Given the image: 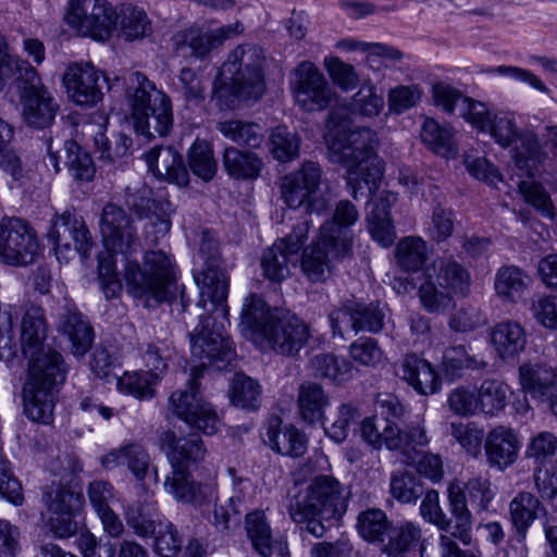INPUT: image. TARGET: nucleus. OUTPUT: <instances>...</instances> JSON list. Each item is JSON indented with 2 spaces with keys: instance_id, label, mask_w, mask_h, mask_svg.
I'll return each instance as SVG.
<instances>
[{
  "instance_id": "obj_3",
  "label": "nucleus",
  "mask_w": 557,
  "mask_h": 557,
  "mask_svg": "<svg viewBox=\"0 0 557 557\" xmlns=\"http://www.w3.org/2000/svg\"><path fill=\"white\" fill-rule=\"evenodd\" d=\"M202 309L208 314L200 315L199 324L189 333L191 356L199 364L193 369V377L187 389L174 392L170 397V405L173 413L188 425L206 435H213L221 426V419L214 407L202 398L197 372L218 361H231L235 350L233 342L224 333L223 325L210 329L212 313H220L224 319L227 315H223L221 308L211 312Z\"/></svg>"
},
{
  "instance_id": "obj_43",
  "label": "nucleus",
  "mask_w": 557,
  "mask_h": 557,
  "mask_svg": "<svg viewBox=\"0 0 557 557\" xmlns=\"http://www.w3.org/2000/svg\"><path fill=\"white\" fill-rule=\"evenodd\" d=\"M245 531L253 549L262 557H270L273 552L271 527L262 510H253L245 517Z\"/></svg>"
},
{
  "instance_id": "obj_15",
  "label": "nucleus",
  "mask_w": 557,
  "mask_h": 557,
  "mask_svg": "<svg viewBox=\"0 0 557 557\" xmlns=\"http://www.w3.org/2000/svg\"><path fill=\"white\" fill-rule=\"evenodd\" d=\"M39 252L34 227L25 220L4 216L0 220V261L7 265L25 267L33 263Z\"/></svg>"
},
{
  "instance_id": "obj_9",
  "label": "nucleus",
  "mask_w": 557,
  "mask_h": 557,
  "mask_svg": "<svg viewBox=\"0 0 557 557\" xmlns=\"http://www.w3.org/2000/svg\"><path fill=\"white\" fill-rule=\"evenodd\" d=\"M352 232L324 222L318 238L301 255V271L312 283L325 282L333 273L334 261L351 256Z\"/></svg>"
},
{
  "instance_id": "obj_21",
  "label": "nucleus",
  "mask_w": 557,
  "mask_h": 557,
  "mask_svg": "<svg viewBox=\"0 0 557 557\" xmlns=\"http://www.w3.org/2000/svg\"><path fill=\"white\" fill-rule=\"evenodd\" d=\"M62 82L67 98L78 106L97 104L103 98V87L110 89L106 74L90 63L69 64L63 73Z\"/></svg>"
},
{
  "instance_id": "obj_53",
  "label": "nucleus",
  "mask_w": 557,
  "mask_h": 557,
  "mask_svg": "<svg viewBox=\"0 0 557 557\" xmlns=\"http://www.w3.org/2000/svg\"><path fill=\"white\" fill-rule=\"evenodd\" d=\"M117 15L120 18V36L125 40L141 39L151 34V23L145 11L127 5Z\"/></svg>"
},
{
  "instance_id": "obj_51",
  "label": "nucleus",
  "mask_w": 557,
  "mask_h": 557,
  "mask_svg": "<svg viewBox=\"0 0 557 557\" xmlns=\"http://www.w3.org/2000/svg\"><path fill=\"white\" fill-rule=\"evenodd\" d=\"M386 535L388 542L384 545L383 552L388 557H405L406 552L419 542L421 530L412 522H404L397 527L391 525Z\"/></svg>"
},
{
  "instance_id": "obj_31",
  "label": "nucleus",
  "mask_w": 557,
  "mask_h": 557,
  "mask_svg": "<svg viewBox=\"0 0 557 557\" xmlns=\"http://www.w3.org/2000/svg\"><path fill=\"white\" fill-rule=\"evenodd\" d=\"M438 286L454 296L465 297L471 284L469 271L453 258H436L425 271Z\"/></svg>"
},
{
  "instance_id": "obj_60",
  "label": "nucleus",
  "mask_w": 557,
  "mask_h": 557,
  "mask_svg": "<svg viewBox=\"0 0 557 557\" xmlns=\"http://www.w3.org/2000/svg\"><path fill=\"white\" fill-rule=\"evenodd\" d=\"M177 88L188 106H200L206 99L203 76L190 67L180 71Z\"/></svg>"
},
{
  "instance_id": "obj_62",
  "label": "nucleus",
  "mask_w": 557,
  "mask_h": 557,
  "mask_svg": "<svg viewBox=\"0 0 557 557\" xmlns=\"http://www.w3.org/2000/svg\"><path fill=\"white\" fill-rule=\"evenodd\" d=\"M462 490L479 511L486 510L495 497V491L487 474L472 475L467 480Z\"/></svg>"
},
{
  "instance_id": "obj_61",
  "label": "nucleus",
  "mask_w": 557,
  "mask_h": 557,
  "mask_svg": "<svg viewBox=\"0 0 557 557\" xmlns=\"http://www.w3.org/2000/svg\"><path fill=\"white\" fill-rule=\"evenodd\" d=\"M152 535H154V552L160 557H175L180 553L183 540L172 522L158 521V527Z\"/></svg>"
},
{
  "instance_id": "obj_29",
  "label": "nucleus",
  "mask_w": 557,
  "mask_h": 557,
  "mask_svg": "<svg viewBox=\"0 0 557 557\" xmlns=\"http://www.w3.org/2000/svg\"><path fill=\"white\" fill-rule=\"evenodd\" d=\"M518 379L521 391L534 399L544 400L552 395L557 384V367L543 361L528 360L518 368Z\"/></svg>"
},
{
  "instance_id": "obj_50",
  "label": "nucleus",
  "mask_w": 557,
  "mask_h": 557,
  "mask_svg": "<svg viewBox=\"0 0 557 557\" xmlns=\"http://www.w3.org/2000/svg\"><path fill=\"white\" fill-rule=\"evenodd\" d=\"M261 385L255 379L236 373L231 385V401L234 406L256 410L261 404Z\"/></svg>"
},
{
  "instance_id": "obj_32",
  "label": "nucleus",
  "mask_w": 557,
  "mask_h": 557,
  "mask_svg": "<svg viewBox=\"0 0 557 557\" xmlns=\"http://www.w3.org/2000/svg\"><path fill=\"white\" fill-rule=\"evenodd\" d=\"M490 338L497 356L503 360L516 358L527 346V332L513 320L496 323L491 330Z\"/></svg>"
},
{
  "instance_id": "obj_18",
  "label": "nucleus",
  "mask_w": 557,
  "mask_h": 557,
  "mask_svg": "<svg viewBox=\"0 0 557 557\" xmlns=\"http://www.w3.org/2000/svg\"><path fill=\"white\" fill-rule=\"evenodd\" d=\"M86 9L85 0H69L66 23L83 36L98 41L110 39L119 20L115 8L108 0H94L89 17L82 23L78 14L86 13Z\"/></svg>"
},
{
  "instance_id": "obj_28",
  "label": "nucleus",
  "mask_w": 557,
  "mask_h": 557,
  "mask_svg": "<svg viewBox=\"0 0 557 557\" xmlns=\"http://www.w3.org/2000/svg\"><path fill=\"white\" fill-rule=\"evenodd\" d=\"M396 373L420 395H433L442 385L441 377L433 366L416 354H407L401 359Z\"/></svg>"
},
{
  "instance_id": "obj_19",
  "label": "nucleus",
  "mask_w": 557,
  "mask_h": 557,
  "mask_svg": "<svg viewBox=\"0 0 557 557\" xmlns=\"http://www.w3.org/2000/svg\"><path fill=\"white\" fill-rule=\"evenodd\" d=\"M18 94L21 116L32 128L44 129L51 126L60 109L49 88L42 83L39 74L30 73Z\"/></svg>"
},
{
  "instance_id": "obj_41",
  "label": "nucleus",
  "mask_w": 557,
  "mask_h": 557,
  "mask_svg": "<svg viewBox=\"0 0 557 557\" xmlns=\"http://www.w3.org/2000/svg\"><path fill=\"white\" fill-rule=\"evenodd\" d=\"M156 510V503L146 497L143 500L138 499L125 505L123 516L127 525L137 536L147 539L154 533L158 527V522L153 519Z\"/></svg>"
},
{
  "instance_id": "obj_33",
  "label": "nucleus",
  "mask_w": 557,
  "mask_h": 557,
  "mask_svg": "<svg viewBox=\"0 0 557 557\" xmlns=\"http://www.w3.org/2000/svg\"><path fill=\"white\" fill-rule=\"evenodd\" d=\"M101 465L106 469L126 465L136 479L144 480L149 470L150 458L139 443L129 442L103 455Z\"/></svg>"
},
{
  "instance_id": "obj_56",
  "label": "nucleus",
  "mask_w": 557,
  "mask_h": 557,
  "mask_svg": "<svg viewBox=\"0 0 557 557\" xmlns=\"http://www.w3.org/2000/svg\"><path fill=\"white\" fill-rule=\"evenodd\" d=\"M524 131L519 128L515 114L511 112H495L485 133L503 148L510 147L518 141Z\"/></svg>"
},
{
  "instance_id": "obj_17",
  "label": "nucleus",
  "mask_w": 557,
  "mask_h": 557,
  "mask_svg": "<svg viewBox=\"0 0 557 557\" xmlns=\"http://www.w3.org/2000/svg\"><path fill=\"white\" fill-rule=\"evenodd\" d=\"M310 222L304 220L296 224L286 237L277 239L268 247L261 257L263 276L271 282L281 283L290 274L289 264L308 238Z\"/></svg>"
},
{
  "instance_id": "obj_48",
  "label": "nucleus",
  "mask_w": 557,
  "mask_h": 557,
  "mask_svg": "<svg viewBox=\"0 0 557 557\" xmlns=\"http://www.w3.org/2000/svg\"><path fill=\"white\" fill-rule=\"evenodd\" d=\"M38 74L27 61L21 60L18 57L9 52L5 48L0 52V91L10 83L14 82L17 91L27 85L26 81H30V73Z\"/></svg>"
},
{
  "instance_id": "obj_57",
  "label": "nucleus",
  "mask_w": 557,
  "mask_h": 557,
  "mask_svg": "<svg viewBox=\"0 0 557 557\" xmlns=\"http://www.w3.org/2000/svg\"><path fill=\"white\" fill-rule=\"evenodd\" d=\"M300 138L286 126L275 127L270 135V152L280 162H289L298 157Z\"/></svg>"
},
{
  "instance_id": "obj_59",
  "label": "nucleus",
  "mask_w": 557,
  "mask_h": 557,
  "mask_svg": "<svg viewBox=\"0 0 557 557\" xmlns=\"http://www.w3.org/2000/svg\"><path fill=\"white\" fill-rule=\"evenodd\" d=\"M450 434L467 454L474 458L481 455L482 445L486 436L484 430L474 422H453L450 424Z\"/></svg>"
},
{
  "instance_id": "obj_34",
  "label": "nucleus",
  "mask_w": 557,
  "mask_h": 557,
  "mask_svg": "<svg viewBox=\"0 0 557 557\" xmlns=\"http://www.w3.org/2000/svg\"><path fill=\"white\" fill-rule=\"evenodd\" d=\"M330 398L322 385L305 381L298 387L297 408L299 417L308 424L320 422L324 418Z\"/></svg>"
},
{
  "instance_id": "obj_16",
  "label": "nucleus",
  "mask_w": 557,
  "mask_h": 557,
  "mask_svg": "<svg viewBox=\"0 0 557 557\" xmlns=\"http://www.w3.org/2000/svg\"><path fill=\"white\" fill-rule=\"evenodd\" d=\"M289 88L296 104L306 112L323 111L335 97L324 74L311 61L300 62L292 72Z\"/></svg>"
},
{
  "instance_id": "obj_45",
  "label": "nucleus",
  "mask_w": 557,
  "mask_h": 557,
  "mask_svg": "<svg viewBox=\"0 0 557 557\" xmlns=\"http://www.w3.org/2000/svg\"><path fill=\"white\" fill-rule=\"evenodd\" d=\"M310 368L315 377L342 383L352 376V366L345 358L333 354H318L310 359Z\"/></svg>"
},
{
  "instance_id": "obj_7",
  "label": "nucleus",
  "mask_w": 557,
  "mask_h": 557,
  "mask_svg": "<svg viewBox=\"0 0 557 557\" xmlns=\"http://www.w3.org/2000/svg\"><path fill=\"white\" fill-rule=\"evenodd\" d=\"M125 82V99L136 133L148 139L154 134L166 136L173 125L170 97L141 72H132Z\"/></svg>"
},
{
  "instance_id": "obj_2",
  "label": "nucleus",
  "mask_w": 557,
  "mask_h": 557,
  "mask_svg": "<svg viewBox=\"0 0 557 557\" xmlns=\"http://www.w3.org/2000/svg\"><path fill=\"white\" fill-rule=\"evenodd\" d=\"M47 322L44 309L28 304L21 323V346L29 359L23 387L25 414L35 422L48 424L53 419L55 395L65 382L66 368L60 352L45 347Z\"/></svg>"
},
{
  "instance_id": "obj_22",
  "label": "nucleus",
  "mask_w": 557,
  "mask_h": 557,
  "mask_svg": "<svg viewBox=\"0 0 557 557\" xmlns=\"http://www.w3.org/2000/svg\"><path fill=\"white\" fill-rule=\"evenodd\" d=\"M244 32L239 21L235 23L210 28L206 25L194 24L177 32L173 37L176 51L189 49V55L196 59H205L212 50L222 46L226 40L236 37Z\"/></svg>"
},
{
  "instance_id": "obj_38",
  "label": "nucleus",
  "mask_w": 557,
  "mask_h": 557,
  "mask_svg": "<svg viewBox=\"0 0 557 557\" xmlns=\"http://www.w3.org/2000/svg\"><path fill=\"white\" fill-rule=\"evenodd\" d=\"M223 165L226 173L233 178L253 180L260 175L263 162L253 152L230 146L223 151Z\"/></svg>"
},
{
  "instance_id": "obj_44",
  "label": "nucleus",
  "mask_w": 557,
  "mask_h": 557,
  "mask_svg": "<svg viewBox=\"0 0 557 557\" xmlns=\"http://www.w3.org/2000/svg\"><path fill=\"white\" fill-rule=\"evenodd\" d=\"M84 222L83 216L77 214L75 210H65L62 213L54 214L51 220V226L47 233L48 240L53 245L58 259H70L67 256L71 252V245L65 240V235L70 237L74 235L72 231V223Z\"/></svg>"
},
{
  "instance_id": "obj_6",
  "label": "nucleus",
  "mask_w": 557,
  "mask_h": 557,
  "mask_svg": "<svg viewBox=\"0 0 557 557\" xmlns=\"http://www.w3.org/2000/svg\"><path fill=\"white\" fill-rule=\"evenodd\" d=\"M161 447L172 466L163 484L165 492L178 503L202 505L210 488L196 482L187 470L191 463L203 460L207 449L202 440L197 435L178 438L173 431H166L161 436Z\"/></svg>"
},
{
  "instance_id": "obj_23",
  "label": "nucleus",
  "mask_w": 557,
  "mask_h": 557,
  "mask_svg": "<svg viewBox=\"0 0 557 557\" xmlns=\"http://www.w3.org/2000/svg\"><path fill=\"white\" fill-rule=\"evenodd\" d=\"M385 313L379 304H344L329 314L334 335L343 336V326H349L356 333H380L384 327Z\"/></svg>"
},
{
  "instance_id": "obj_12",
  "label": "nucleus",
  "mask_w": 557,
  "mask_h": 557,
  "mask_svg": "<svg viewBox=\"0 0 557 557\" xmlns=\"http://www.w3.org/2000/svg\"><path fill=\"white\" fill-rule=\"evenodd\" d=\"M199 255L206 268L195 275L200 289L197 306L209 312L221 308L223 315H226L228 282L225 273L215 264L220 256L219 244L209 231L201 233Z\"/></svg>"
},
{
  "instance_id": "obj_46",
  "label": "nucleus",
  "mask_w": 557,
  "mask_h": 557,
  "mask_svg": "<svg viewBox=\"0 0 557 557\" xmlns=\"http://www.w3.org/2000/svg\"><path fill=\"white\" fill-rule=\"evenodd\" d=\"M395 257L403 270L419 271L429 258L426 242L419 236L404 237L396 246Z\"/></svg>"
},
{
  "instance_id": "obj_63",
  "label": "nucleus",
  "mask_w": 557,
  "mask_h": 557,
  "mask_svg": "<svg viewBox=\"0 0 557 557\" xmlns=\"http://www.w3.org/2000/svg\"><path fill=\"white\" fill-rule=\"evenodd\" d=\"M349 356L359 366L374 368L384 359V351L375 338L360 337L350 344Z\"/></svg>"
},
{
  "instance_id": "obj_58",
  "label": "nucleus",
  "mask_w": 557,
  "mask_h": 557,
  "mask_svg": "<svg viewBox=\"0 0 557 557\" xmlns=\"http://www.w3.org/2000/svg\"><path fill=\"white\" fill-rule=\"evenodd\" d=\"M425 272L424 282L419 287V299L423 308L431 313L445 311L451 305L454 295L438 286Z\"/></svg>"
},
{
  "instance_id": "obj_30",
  "label": "nucleus",
  "mask_w": 557,
  "mask_h": 557,
  "mask_svg": "<svg viewBox=\"0 0 557 557\" xmlns=\"http://www.w3.org/2000/svg\"><path fill=\"white\" fill-rule=\"evenodd\" d=\"M62 310L59 329L71 342L73 355L82 357L94 343L92 327L76 306L66 304Z\"/></svg>"
},
{
  "instance_id": "obj_52",
  "label": "nucleus",
  "mask_w": 557,
  "mask_h": 557,
  "mask_svg": "<svg viewBox=\"0 0 557 557\" xmlns=\"http://www.w3.org/2000/svg\"><path fill=\"white\" fill-rule=\"evenodd\" d=\"M508 385L496 379H486L476 393L478 406L485 414L495 416L507 405Z\"/></svg>"
},
{
  "instance_id": "obj_49",
  "label": "nucleus",
  "mask_w": 557,
  "mask_h": 557,
  "mask_svg": "<svg viewBox=\"0 0 557 557\" xmlns=\"http://www.w3.org/2000/svg\"><path fill=\"white\" fill-rule=\"evenodd\" d=\"M488 363L471 355L466 346L448 347L443 355V369L447 375L461 377L466 370H483Z\"/></svg>"
},
{
  "instance_id": "obj_26",
  "label": "nucleus",
  "mask_w": 557,
  "mask_h": 557,
  "mask_svg": "<svg viewBox=\"0 0 557 557\" xmlns=\"http://www.w3.org/2000/svg\"><path fill=\"white\" fill-rule=\"evenodd\" d=\"M521 443L517 432L504 425L492 429L484 441L487 465L498 471H505L518 459Z\"/></svg>"
},
{
  "instance_id": "obj_27",
  "label": "nucleus",
  "mask_w": 557,
  "mask_h": 557,
  "mask_svg": "<svg viewBox=\"0 0 557 557\" xmlns=\"http://www.w3.org/2000/svg\"><path fill=\"white\" fill-rule=\"evenodd\" d=\"M149 171L161 181L185 187L189 173L183 156L173 147H153L144 156Z\"/></svg>"
},
{
  "instance_id": "obj_39",
  "label": "nucleus",
  "mask_w": 557,
  "mask_h": 557,
  "mask_svg": "<svg viewBox=\"0 0 557 557\" xmlns=\"http://www.w3.org/2000/svg\"><path fill=\"white\" fill-rule=\"evenodd\" d=\"M451 127L442 126L432 117H426L421 127L422 141L436 154L446 159H455L458 147Z\"/></svg>"
},
{
  "instance_id": "obj_5",
  "label": "nucleus",
  "mask_w": 557,
  "mask_h": 557,
  "mask_svg": "<svg viewBox=\"0 0 557 557\" xmlns=\"http://www.w3.org/2000/svg\"><path fill=\"white\" fill-rule=\"evenodd\" d=\"M263 61L262 49L255 45H240L231 51L221 69L224 79L213 83V98L220 107L233 109L237 101H257L262 97Z\"/></svg>"
},
{
  "instance_id": "obj_13",
  "label": "nucleus",
  "mask_w": 557,
  "mask_h": 557,
  "mask_svg": "<svg viewBox=\"0 0 557 557\" xmlns=\"http://www.w3.org/2000/svg\"><path fill=\"white\" fill-rule=\"evenodd\" d=\"M345 488L333 475L319 474L299 490L289 502L294 506L296 519L300 512H317L324 517H341L346 510Z\"/></svg>"
},
{
  "instance_id": "obj_54",
  "label": "nucleus",
  "mask_w": 557,
  "mask_h": 557,
  "mask_svg": "<svg viewBox=\"0 0 557 557\" xmlns=\"http://www.w3.org/2000/svg\"><path fill=\"white\" fill-rule=\"evenodd\" d=\"M391 525L386 513L376 508L360 512L357 519V529L360 535L372 543H383Z\"/></svg>"
},
{
  "instance_id": "obj_55",
  "label": "nucleus",
  "mask_w": 557,
  "mask_h": 557,
  "mask_svg": "<svg viewBox=\"0 0 557 557\" xmlns=\"http://www.w3.org/2000/svg\"><path fill=\"white\" fill-rule=\"evenodd\" d=\"M188 164L196 176L205 182L211 181L216 172V162L211 145L206 140H195L188 150Z\"/></svg>"
},
{
  "instance_id": "obj_24",
  "label": "nucleus",
  "mask_w": 557,
  "mask_h": 557,
  "mask_svg": "<svg viewBox=\"0 0 557 557\" xmlns=\"http://www.w3.org/2000/svg\"><path fill=\"white\" fill-rule=\"evenodd\" d=\"M557 454V436L543 431L530 438L525 448V457L532 459L535 468L533 481L540 493L554 496L557 493V473H549L553 457Z\"/></svg>"
},
{
  "instance_id": "obj_20",
  "label": "nucleus",
  "mask_w": 557,
  "mask_h": 557,
  "mask_svg": "<svg viewBox=\"0 0 557 557\" xmlns=\"http://www.w3.org/2000/svg\"><path fill=\"white\" fill-rule=\"evenodd\" d=\"M100 232L107 250L121 253L126 259L136 253L140 246L134 220L115 203L109 202L103 207Z\"/></svg>"
},
{
  "instance_id": "obj_40",
  "label": "nucleus",
  "mask_w": 557,
  "mask_h": 557,
  "mask_svg": "<svg viewBox=\"0 0 557 557\" xmlns=\"http://www.w3.org/2000/svg\"><path fill=\"white\" fill-rule=\"evenodd\" d=\"M265 443L278 454L289 457H300L307 450V438L294 425L276 428L270 425L267 431Z\"/></svg>"
},
{
  "instance_id": "obj_36",
  "label": "nucleus",
  "mask_w": 557,
  "mask_h": 557,
  "mask_svg": "<svg viewBox=\"0 0 557 557\" xmlns=\"http://www.w3.org/2000/svg\"><path fill=\"white\" fill-rule=\"evenodd\" d=\"M468 497L461 486L456 483H450L448 486V502L449 510L455 518V525L450 524L453 535L463 546H470L472 544V515L467 506Z\"/></svg>"
},
{
  "instance_id": "obj_42",
  "label": "nucleus",
  "mask_w": 557,
  "mask_h": 557,
  "mask_svg": "<svg viewBox=\"0 0 557 557\" xmlns=\"http://www.w3.org/2000/svg\"><path fill=\"white\" fill-rule=\"evenodd\" d=\"M519 145L513 150V161L517 168L525 171L527 175L534 176L540 164L546 159L536 134L524 131L518 138Z\"/></svg>"
},
{
  "instance_id": "obj_47",
  "label": "nucleus",
  "mask_w": 557,
  "mask_h": 557,
  "mask_svg": "<svg viewBox=\"0 0 557 557\" xmlns=\"http://www.w3.org/2000/svg\"><path fill=\"white\" fill-rule=\"evenodd\" d=\"M64 150L65 165L73 180L81 183L92 181L96 166L90 153L74 140H66Z\"/></svg>"
},
{
  "instance_id": "obj_35",
  "label": "nucleus",
  "mask_w": 557,
  "mask_h": 557,
  "mask_svg": "<svg viewBox=\"0 0 557 557\" xmlns=\"http://www.w3.org/2000/svg\"><path fill=\"white\" fill-rule=\"evenodd\" d=\"M216 129L224 138L238 147L258 149L264 141L263 127L249 120L227 119L216 124Z\"/></svg>"
},
{
  "instance_id": "obj_1",
  "label": "nucleus",
  "mask_w": 557,
  "mask_h": 557,
  "mask_svg": "<svg viewBox=\"0 0 557 557\" xmlns=\"http://www.w3.org/2000/svg\"><path fill=\"white\" fill-rule=\"evenodd\" d=\"M384 108V98L371 84H364L352 96L346 108H333L326 121V143L330 159L347 171V186L357 199L358 186L363 182L371 194L379 187L384 173V161L377 156L379 139L369 127L349 129V117L344 112L364 119L377 116Z\"/></svg>"
},
{
  "instance_id": "obj_10",
  "label": "nucleus",
  "mask_w": 557,
  "mask_h": 557,
  "mask_svg": "<svg viewBox=\"0 0 557 557\" xmlns=\"http://www.w3.org/2000/svg\"><path fill=\"white\" fill-rule=\"evenodd\" d=\"M361 436L373 448L385 446L398 451L406 465L416 462L419 449L430 442L422 420L400 429L397 421L391 419L366 418L361 422Z\"/></svg>"
},
{
  "instance_id": "obj_37",
  "label": "nucleus",
  "mask_w": 557,
  "mask_h": 557,
  "mask_svg": "<svg viewBox=\"0 0 557 557\" xmlns=\"http://www.w3.org/2000/svg\"><path fill=\"white\" fill-rule=\"evenodd\" d=\"M529 284V276L520 268L503 265L495 274L494 289L503 301L515 304L523 297Z\"/></svg>"
},
{
  "instance_id": "obj_4",
  "label": "nucleus",
  "mask_w": 557,
  "mask_h": 557,
  "mask_svg": "<svg viewBox=\"0 0 557 557\" xmlns=\"http://www.w3.org/2000/svg\"><path fill=\"white\" fill-rule=\"evenodd\" d=\"M240 329L261 349L288 357L297 355L310 337L305 321L269 308L257 295H250L244 304Z\"/></svg>"
},
{
  "instance_id": "obj_8",
  "label": "nucleus",
  "mask_w": 557,
  "mask_h": 557,
  "mask_svg": "<svg viewBox=\"0 0 557 557\" xmlns=\"http://www.w3.org/2000/svg\"><path fill=\"white\" fill-rule=\"evenodd\" d=\"M124 278L134 298L141 300L145 307H153L168 300L169 285L173 281L172 260L163 250H148L143 267L127 260Z\"/></svg>"
},
{
  "instance_id": "obj_14",
  "label": "nucleus",
  "mask_w": 557,
  "mask_h": 557,
  "mask_svg": "<svg viewBox=\"0 0 557 557\" xmlns=\"http://www.w3.org/2000/svg\"><path fill=\"white\" fill-rule=\"evenodd\" d=\"M41 502L49 512L47 524L57 537L67 539L77 532L74 517L84 506L82 493L74 491L70 484L52 482L45 487Z\"/></svg>"
},
{
  "instance_id": "obj_64",
  "label": "nucleus",
  "mask_w": 557,
  "mask_h": 557,
  "mask_svg": "<svg viewBox=\"0 0 557 557\" xmlns=\"http://www.w3.org/2000/svg\"><path fill=\"white\" fill-rule=\"evenodd\" d=\"M389 492L398 502L409 504L416 502L424 494V487L414 475L399 473L392 475Z\"/></svg>"
},
{
  "instance_id": "obj_25",
  "label": "nucleus",
  "mask_w": 557,
  "mask_h": 557,
  "mask_svg": "<svg viewBox=\"0 0 557 557\" xmlns=\"http://www.w3.org/2000/svg\"><path fill=\"white\" fill-rule=\"evenodd\" d=\"M543 511H545V507L541 499L529 491L518 492L508 503V521L520 544L519 557H529V548L525 543L528 532Z\"/></svg>"
},
{
  "instance_id": "obj_11",
  "label": "nucleus",
  "mask_w": 557,
  "mask_h": 557,
  "mask_svg": "<svg viewBox=\"0 0 557 557\" xmlns=\"http://www.w3.org/2000/svg\"><path fill=\"white\" fill-rule=\"evenodd\" d=\"M322 169L317 162L307 161L282 177L281 197L289 208L305 207L309 215H325L331 209V197L320 191Z\"/></svg>"
}]
</instances>
